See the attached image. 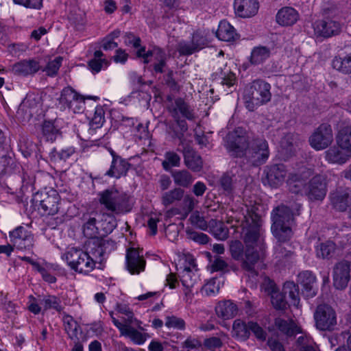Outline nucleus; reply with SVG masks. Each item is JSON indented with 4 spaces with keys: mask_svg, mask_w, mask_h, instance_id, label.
Returning a JSON list of instances; mask_svg holds the SVG:
<instances>
[{
    "mask_svg": "<svg viewBox=\"0 0 351 351\" xmlns=\"http://www.w3.org/2000/svg\"><path fill=\"white\" fill-rule=\"evenodd\" d=\"M225 147L233 157L242 158L251 166H260L269 156L267 141L259 137H252L242 128L229 132L226 137Z\"/></svg>",
    "mask_w": 351,
    "mask_h": 351,
    "instance_id": "1",
    "label": "nucleus"
},
{
    "mask_svg": "<svg viewBox=\"0 0 351 351\" xmlns=\"http://www.w3.org/2000/svg\"><path fill=\"white\" fill-rule=\"evenodd\" d=\"M244 218L241 234L245 245V258L241 267L247 271H253L255 264L265 256L266 246L259 217L252 215Z\"/></svg>",
    "mask_w": 351,
    "mask_h": 351,
    "instance_id": "2",
    "label": "nucleus"
},
{
    "mask_svg": "<svg viewBox=\"0 0 351 351\" xmlns=\"http://www.w3.org/2000/svg\"><path fill=\"white\" fill-rule=\"evenodd\" d=\"M296 213L287 206L276 207L271 213V232L280 242L288 241L292 236L291 227L294 224V216ZM298 215V213H297Z\"/></svg>",
    "mask_w": 351,
    "mask_h": 351,
    "instance_id": "3",
    "label": "nucleus"
},
{
    "mask_svg": "<svg viewBox=\"0 0 351 351\" xmlns=\"http://www.w3.org/2000/svg\"><path fill=\"white\" fill-rule=\"evenodd\" d=\"M270 89V84L263 80L252 81L244 90L245 107L250 111H254L257 107L269 102L271 98Z\"/></svg>",
    "mask_w": 351,
    "mask_h": 351,
    "instance_id": "4",
    "label": "nucleus"
},
{
    "mask_svg": "<svg viewBox=\"0 0 351 351\" xmlns=\"http://www.w3.org/2000/svg\"><path fill=\"white\" fill-rule=\"evenodd\" d=\"M98 201L108 214L119 215L130 210L128 197L115 189H108L98 193Z\"/></svg>",
    "mask_w": 351,
    "mask_h": 351,
    "instance_id": "5",
    "label": "nucleus"
},
{
    "mask_svg": "<svg viewBox=\"0 0 351 351\" xmlns=\"http://www.w3.org/2000/svg\"><path fill=\"white\" fill-rule=\"evenodd\" d=\"M71 269L79 273L88 274L95 268L94 261L90 254L81 249L70 248L62 256Z\"/></svg>",
    "mask_w": 351,
    "mask_h": 351,
    "instance_id": "6",
    "label": "nucleus"
},
{
    "mask_svg": "<svg viewBox=\"0 0 351 351\" xmlns=\"http://www.w3.org/2000/svg\"><path fill=\"white\" fill-rule=\"evenodd\" d=\"M60 200L57 191L49 189L34 194L32 203L35 208L42 209L43 215H53L58 212Z\"/></svg>",
    "mask_w": 351,
    "mask_h": 351,
    "instance_id": "7",
    "label": "nucleus"
},
{
    "mask_svg": "<svg viewBox=\"0 0 351 351\" xmlns=\"http://www.w3.org/2000/svg\"><path fill=\"white\" fill-rule=\"evenodd\" d=\"M314 318L316 327L320 330H332L337 324L335 311L328 304L318 305Z\"/></svg>",
    "mask_w": 351,
    "mask_h": 351,
    "instance_id": "8",
    "label": "nucleus"
},
{
    "mask_svg": "<svg viewBox=\"0 0 351 351\" xmlns=\"http://www.w3.org/2000/svg\"><path fill=\"white\" fill-rule=\"evenodd\" d=\"M332 140V131L330 125L322 123L309 137V143L315 149L322 150L328 147Z\"/></svg>",
    "mask_w": 351,
    "mask_h": 351,
    "instance_id": "9",
    "label": "nucleus"
},
{
    "mask_svg": "<svg viewBox=\"0 0 351 351\" xmlns=\"http://www.w3.org/2000/svg\"><path fill=\"white\" fill-rule=\"evenodd\" d=\"M315 35L317 37L328 38L338 35L341 30L339 21L330 18L318 20L313 24Z\"/></svg>",
    "mask_w": 351,
    "mask_h": 351,
    "instance_id": "10",
    "label": "nucleus"
},
{
    "mask_svg": "<svg viewBox=\"0 0 351 351\" xmlns=\"http://www.w3.org/2000/svg\"><path fill=\"white\" fill-rule=\"evenodd\" d=\"M11 243L18 250H29L34 245V236L23 226H18L9 232Z\"/></svg>",
    "mask_w": 351,
    "mask_h": 351,
    "instance_id": "11",
    "label": "nucleus"
},
{
    "mask_svg": "<svg viewBox=\"0 0 351 351\" xmlns=\"http://www.w3.org/2000/svg\"><path fill=\"white\" fill-rule=\"evenodd\" d=\"M114 242L112 241L104 240L101 237L93 238L88 241L87 243V252L90 254V258L94 261V264L103 261V256L107 253V249L109 246L113 247Z\"/></svg>",
    "mask_w": 351,
    "mask_h": 351,
    "instance_id": "12",
    "label": "nucleus"
},
{
    "mask_svg": "<svg viewBox=\"0 0 351 351\" xmlns=\"http://www.w3.org/2000/svg\"><path fill=\"white\" fill-rule=\"evenodd\" d=\"M333 285L337 289H344L350 279V264L341 261L335 264L332 272Z\"/></svg>",
    "mask_w": 351,
    "mask_h": 351,
    "instance_id": "13",
    "label": "nucleus"
},
{
    "mask_svg": "<svg viewBox=\"0 0 351 351\" xmlns=\"http://www.w3.org/2000/svg\"><path fill=\"white\" fill-rule=\"evenodd\" d=\"M108 151L112 156V162L105 175L117 179L125 176L130 168V163L118 155L112 148H108Z\"/></svg>",
    "mask_w": 351,
    "mask_h": 351,
    "instance_id": "14",
    "label": "nucleus"
},
{
    "mask_svg": "<svg viewBox=\"0 0 351 351\" xmlns=\"http://www.w3.org/2000/svg\"><path fill=\"white\" fill-rule=\"evenodd\" d=\"M327 192L326 182L322 176H314L308 182L305 195L311 201L322 200Z\"/></svg>",
    "mask_w": 351,
    "mask_h": 351,
    "instance_id": "15",
    "label": "nucleus"
},
{
    "mask_svg": "<svg viewBox=\"0 0 351 351\" xmlns=\"http://www.w3.org/2000/svg\"><path fill=\"white\" fill-rule=\"evenodd\" d=\"M265 178L263 183L271 187H278L282 184L287 176V169L282 164H276L267 166L264 170Z\"/></svg>",
    "mask_w": 351,
    "mask_h": 351,
    "instance_id": "16",
    "label": "nucleus"
},
{
    "mask_svg": "<svg viewBox=\"0 0 351 351\" xmlns=\"http://www.w3.org/2000/svg\"><path fill=\"white\" fill-rule=\"evenodd\" d=\"M145 260L143 258V252L131 247L128 249L126 253V267L132 274H138L144 271Z\"/></svg>",
    "mask_w": 351,
    "mask_h": 351,
    "instance_id": "17",
    "label": "nucleus"
},
{
    "mask_svg": "<svg viewBox=\"0 0 351 351\" xmlns=\"http://www.w3.org/2000/svg\"><path fill=\"white\" fill-rule=\"evenodd\" d=\"M168 111L173 118L184 117L188 120L195 119L193 109L182 98H176L169 106Z\"/></svg>",
    "mask_w": 351,
    "mask_h": 351,
    "instance_id": "18",
    "label": "nucleus"
},
{
    "mask_svg": "<svg viewBox=\"0 0 351 351\" xmlns=\"http://www.w3.org/2000/svg\"><path fill=\"white\" fill-rule=\"evenodd\" d=\"M313 174L311 169H308L306 172L301 171L300 173L290 174L287 184L289 190L295 194H305L306 189V180Z\"/></svg>",
    "mask_w": 351,
    "mask_h": 351,
    "instance_id": "19",
    "label": "nucleus"
},
{
    "mask_svg": "<svg viewBox=\"0 0 351 351\" xmlns=\"http://www.w3.org/2000/svg\"><path fill=\"white\" fill-rule=\"evenodd\" d=\"M42 69L40 62L36 59H25L21 60L12 66V72L17 75H34Z\"/></svg>",
    "mask_w": 351,
    "mask_h": 351,
    "instance_id": "20",
    "label": "nucleus"
},
{
    "mask_svg": "<svg viewBox=\"0 0 351 351\" xmlns=\"http://www.w3.org/2000/svg\"><path fill=\"white\" fill-rule=\"evenodd\" d=\"M233 6L237 16L250 18L257 14L259 3L257 0H234Z\"/></svg>",
    "mask_w": 351,
    "mask_h": 351,
    "instance_id": "21",
    "label": "nucleus"
},
{
    "mask_svg": "<svg viewBox=\"0 0 351 351\" xmlns=\"http://www.w3.org/2000/svg\"><path fill=\"white\" fill-rule=\"evenodd\" d=\"M325 160L330 164L343 165L351 158V152L345 147L337 145L330 147L324 152Z\"/></svg>",
    "mask_w": 351,
    "mask_h": 351,
    "instance_id": "22",
    "label": "nucleus"
},
{
    "mask_svg": "<svg viewBox=\"0 0 351 351\" xmlns=\"http://www.w3.org/2000/svg\"><path fill=\"white\" fill-rule=\"evenodd\" d=\"M298 283L302 287V293L306 298L316 295V278L311 271H304L298 276Z\"/></svg>",
    "mask_w": 351,
    "mask_h": 351,
    "instance_id": "23",
    "label": "nucleus"
},
{
    "mask_svg": "<svg viewBox=\"0 0 351 351\" xmlns=\"http://www.w3.org/2000/svg\"><path fill=\"white\" fill-rule=\"evenodd\" d=\"M104 114V110L101 106L95 107V113L90 121V128L88 130V133L91 135L90 138L93 141H96L100 139L104 135V132H100L98 136H95L97 130H101L105 121Z\"/></svg>",
    "mask_w": 351,
    "mask_h": 351,
    "instance_id": "24",
    "label": "nucleus"
},
{
    "mask_svg": "<svg viewBox=\"0 0 351 351\" xmlns=\"http://www.w3.org/2000/svg\"><path fill=\"white\" fill-rule=\"evenodd\" d=\"M184 165L187 168L194 172H199L202 169L203 161L202 157L191 147H184L183 150Z\"/></svg>",
    "mask_w": 351,
    "mask_h": 351,
    "instance_id": "25",
    "label": "nucleus"
},
{
    "mask_svg": "<svg viewBox=\"0 0 351 351\" xmlns=\"http://www.w3.org/2000/svg\"><path fill=\"white\" fill-rule=\"evenodd\" d=\"M299 136L294 133L286 134L280 141L281 154L285 159L292 156L298 147Z\"/></svg>",
    "mask_w": 351,
    "mask_h": 351,
    "instance_id": "26",
    "label": "nucleus"
},
{
    "mask_svg": "<svg viewBox=\"0 0 351 351\" xmlns=\"http://www.w3.org/2000/svg\"><path fill=\"white\" fill-rule=\"evenodd\" d=\"M274 326L287 338L293 337L302 332L300 327L291 319L285 320L280 317L276 318Z\"/></svg>",
    "mask_w": 351,
    "mask_h": 351,
    "instance_id": "27",
    "label": "nucleus"
},
{
    "mask_svg": "<svg viewBox=\"0 0 351 351\" xmlns=\"http://www.w3.org/2000/svg\"><path fill=\"white\" fill-rule=\"evenodd\" d=\"M298 12L291 7H283L280 9L276 15V21L281 26H291L298 20Z\"/></svg>",
    "mask_w": 351,
    "mask_h": 351,
    "instance_id": "28",
    "label": "nucleus"
},
{
    "mask_svg": "<svg viewBox=\"0 0 351 351\" xmlns=\"http://www.w3.org/2000/svg\"><path fill=\"white\" fill-rule=\"evenodd\" d=\"M101 214L94 213L88 215L87 217H84L86 223L83 226V232L86 237L91 239L99 238L100 232L98 227V217H100Z\"/></svg>",
    "mask_w": 351,
    "mask_h": 351,
    "instance_id": "29",
    "label": "nucleus"
},
{
    "mask_svg": "<svg viewBox=\"0 0 351 351\" xmlns=\"http://www.w3.org/2000/svg\"><path fill=\"white\" fill-rule=\"evenodd\" d=\"M331 204L336 210L343 212L351 207V198L348 192L339 191L330 195Z\"/></svg>",
    "mask_w": 351,
    "mask_h": 351,
    "instance_id": "30",
    "label": "nucleus"
},
{
    "mask_svg": "<svg viewBox=\"0 0 351 351\" xmlns=\"http://www.w3.org/2000/svg\"><path fill=\"white\" fill-rule=\"evenodd\" d=\"M98 219H101L98 222L101 238L111 233L117 226V221L114 215L104 213Z\"/></svg>",
    "mask_w": 351,
    "mask_h": 351,
    "instance_id": "31",
    "label": "nucleus"
},
{
    "mask_svg": "<svg viewBox=\"0 0 351 351\" xmlns=\"http://www.w3.org/2000/svg\"><path fill=\"white\" fill-rule=\"evenodd\" d=\"M215 311L218 317L227 319L237 315L238 308L232 301L226 300L218 303L215 307Z\"/></svg>",
    "mask_w": 351,
    "mask_h": 351,
    "instance_id": "32",
    "label": "nucleus"
},
{
    "mask_svg": "<svg viewBox=\"0 0 351 351\" xmlns=\"http://www.w3.org/2000/svg\"><path fill=\"white\" fill-rule=\"evenodd\" d=\"M232 337L239 341H245L249 339L250 336V322H245L237 319L234 320L232 325Z\"/></svg>",
    "mask_w": 351,
    "mask_h": 351,
    "instance_id": "33",
    "label": "nucleus"
},
{
    "mask_svg": "<svg viewBox=\"0 0 351 351\" xmlns=\"http://www.w3.org/2000/svg\"><path fill=\"white\" fill-rule=\"evenodd\" d=\"M216 35L219 40L226 42L233 41L237 37L235 29L226 21L219 23Z\"/></svg>",
    "mask_w": 351,
    "mask_h": 351,
    "instance_id": "34",
    "label": "nucleus"
},
{
    "mask_svg": "<svg viewBox=\"0 0 351 351\" xmlns=\"http://www.w3.org/2000/svg\"><path fill=\"white\" fill-rule=\"evenodd\" d=\"M171 176L175 184L183 188H189L194 181V177L186 169L173 171Z\"/></svg>",
    "mask_w": 351,
    "mask_h": 351,
    "instance_id": "35",
    "label": "nucleus"
},
{
    "mask_svg": "<svg viewBox=\"0 0 351 351\" xmlns=\"http://www.w3.org/2000/svg\"><path fill=\"white\" fill-rule=\"evenodd\" d=\"M197 281V277L195 273L192 271L190 267H184V269L181 275V282L184 289V294L186 298H191V288Z\"/></svg>",
    "mask_w": 351,
    "mask_h": 351,
    "instance_id": "36",
    "label": "nucleus"
},
{
    "mask_svg": "<svg viewBox=\"0 0 351 351\" xmlns=\"http://www.w3.org/2000/svg\"><path fill=\"white\" fill-rule=\"evenodd\" d=\"M332 66L344 74L351 73V53L335 56L332 61Z\"/></svg>",
    "mask_w": 351,
    "mask_h": 351,
    "instance_id": "37",
    "label": "nucleus"
},
{
    "mask_svg": "<svg viewBox=\"0 0 351 351\" xmlns=\"http://www.w3.org/2000/svg\"><path fill=\"white\" fill-rule=\"evenodd\" d=\"M208 228L210 233L218 240L224 241L228 237V228L221 221L217 219L210 220Z\"/></svg>",
    "mask_w": 351,
    "mask_h": 351,
    "instance_id": "38",
    "label": "nucleus"
},
{
    "mask_svg": "<svg viewBox=\"0 0 351 351\" xmlns=\"http://www.w3.org/2000/svg\"><path fill=\"white\" fill-rule=\"evenodd\" d=\"M152 54V58L155 60L153 64L154 72L156 73H162L167 66V55L165 52L159 47H154Z\"/></svg>",
    "mask_w": 351,
    "mask_h": 351,
    "instance_id": "39",
    "label": "nucleus"
},
{
    "mask_svg": "<svg viewBox=\"0 0 351 351\" xmlns=\"http://www.w3.org/2000/svg\"><path fill=\"white\" fill-rule=\"evenodd\" d=\"M283 293L285 297L287 295L289 298V302L291 305L295 306H298L300 303V298H299V289L297 285H295L293 282H286L282 287V291L281 292Z\"/></svg>",
    "mask_w": 351,
    "mask_h": 351,
    "instance_id": "40",
    "label": "nucleus"
},
{
    "mask_svg": "<svg viewBox=\"0 0 351 351\" xmlns=\"http://www.w3.org/2000/svg\"><path fill=\"white\" fill-rule=\"evenodd\" d=\"M337 144L351 152V125L342 126L336 136Z\"/></svg>",
    "mask_w": 351,
    "mask_h": 351,
    "instance_id": "41",
    "label": "nucleus"
},
{
    "mask_svg": "<svg viewBox=\"0 0 351 351\" xmlns=\"http://www.w3.org/2000/svg\"><path fill=\"white\" fill-rule=\"evenodd\" d=\"M270 49L267 47L259 46L254 47L252 52L250 61L252 64L258 65L263 63L270 56Z\"/></svg>",
    "mask_w": 351,
    "mask_h": 351,
    "instance_id": "42",
    "label": "nucleus"
},
{
    "mask_svg": "<svg viewBox=\"0 0 351 351\" xmlns=\"http://www.w3.org/2000/svg\"><path fill=\"white\" fill-rule=\"evenodd\" d=\"M42 134L47 141L53 142L61 135L60 130L52 121H45L42 125Z\"/></svg>",
    "mask_w": 351,
    "mask_h": 351,
    "instance_id": "43",
    "label": "nucleus"
},
{
    "mask_svg": "<svg viewBox=\"0 0 351 351\" xmlns=\"http://www.w3.org/2000/svg\"><path fill=\"white\" fill-rule=\"evenodd\" d=\"M78 95L79 93L70 86L63 88L58 99L60 108L62 110L67 108Z\"/></svg>",
    "mask_w": 351,
    "mask_h": 351,
    "instance_id": "44",
    "label": "nucleus"
},
{
    "mask_svg": "<svg viewBox=\"0 0 351 351\" xmlns=\"http://www.w3.org/2000/svg\"><path fill=\"white\" fill-rule=\"evenodd\" d=\"M40 303L43 306L45 311L53 309L60 313L63 310L60 298L55 295H45L40 300Z\"/></svg>",
    "mask_w": 351,
    "mask_h": 351,
    "instance_id": "45",
    "label": "nucleus"
},
{
    "mask_svg": "<svg viewBox=\"0 0 351 351\" xmlns=\"http://www.w3.org/2000/svg\"><path fill=\"white\" fill-rule=\"evenodd\" d=\"M165 159L162 162V167L165 171H169L172 167H178L180 165V156L173 151L165 154Z\"/></svg>",
    "mask_w": 351,
    "mask_h": 351,
    "instance_id": "46",
    "label": "nucleus"
},
{
    "mask_svg": "<svg viewBox=\"0 0 351 351\" xmlns=\"http://www.w3.org/2000/svg\"><path fill=\"white\" fill-rule=\"evenodd\" d=\"M75 152V149L73 147H68L60 150L54 148L50 152L49 157L51 160L53 162L66 161Z\"/></svg>",
    "mask_w": 351,
    "mask_h": 351,
    "instance_id": "47",
    "label": "nucleus"
},
{
    "mask_svg": "<svg viewBox=\"0 0 351 351\" xmlns=\"http://www.w3.org/2000/svg\"><path fill=\"white\" fill-rule=\"evenodd\" d=\"M64 330L69 337L73 341H78L77 329L79 325L70 315H66L63 318Z\"/></svg>",
    "mask_w": 351,
    "mask_h": 351,
    "instance_id": "48",
    "label": "nucleus"
},
{
    "mask_svg": "<svg viewBox=\"0 0 351 351\" xmlns=\"http://www.w3.org/2000/svg\"><path fill=\"white\" fill-rule=\"evenodd\" d=\"M184 195V191L180 188H176L169 191L165 192L162 196V203L165 206L180 200Z\"/></svg>",
    "mask_w": 351,
    "mask_h": 351,
    "instance_id": "49",
    "label": "nucleus"
},
{
    "mask_svg": "<svg viewBox=\"0 0 351 351\" xmlns=\"http://www.w3.org/2000/svg\"><path fill=\"white\" fill-rule=\"evenodd\" d=\"M93 99V100H97L99 99V97L97 96H87L84 97L81 95H78L77 97H76V99H75L72 103L69 105V106L67 108L69 110L73 112V113H82L84 112L85 109V99Z\"/></svg>",
    "mask_w": 351,
    "mask_h": 351,
    "instance_id": "50",
    "label": "nucleus"
},
{
    "mask_svg": "<svg viewBox=\"0 0 351 351\" xmlns=\"http://www.w3.org/2000/svg\"><path fill=\"white\" fill-rule=\"evenodd\" d=\"M219 80L222 86H226L228 88L233 86L237 82V77L230 69H228L226 65L224 69H221L219 75Z\"/></svg>",
    "mask_w": 351,
    "mask_h": 351,
    "instance_id": "51",
    "label": "nucleus"
},
{
    "mask_svg": "<svg viewBox=\"0 0 351 351\" xmlns=\"http://www.w3.org/2000/svg\"><path fill=\"white\" fill-rule=\"evenodd\" d=\"M230 252L232 258L235 261H241V263L245 258L244 247L240 241L234 240L230 242Z\"/></svg>",
    "mask_w": 351,
    "mask_h": 351,
    "instance_id": "52",
    "label": "nucleus"
},
{
    "mask_svg": "<svg viewBox=\"0 0 351 351\" xmlns=\"http://www.w3.org/2000/svg\"><path fill=\"white\" fill-rule=\"evenodd\" d=\"M121 335L130 337L134 343L138 345L143 344L146 340L145 334L129 326L122 332Z\"/></svg>",
    "mask_w": 351,
    "mask_h": 351,
    "instance_id": "53",
    "label": "nucleus"
},
{
    "mask_svg": "<svg viewBox=\"0 0 351 351\" xmlns=\"http://www.w3.org/2000/svg\"><path fill=\"white\" fill-rule=\"evenodd\" d=\"M335 250V245L331 241L322 243L316 247L317 256L319 258H329Z\"/></svg>",
    "mask_w": 351,
    "mask_h": 351,
    "instance_id": "54",
    "label": "nucleus"
},
{
    "mask_svg": "<svg viewBox=\"0 0 351 351\" xmlns=\"http://www.w3.org/2000/svg\"><path fill=\"white\" fill-rule=\"evenodd\" d=\"M296 346L299 351H317L315 343L307 335L300 336L296 341Z\"/></svg>",
    "mask_w": 351,
    "mask_h": 351,
    "instance_id": "55",
    "label": "nucleus"
},
{
    "mask_svg": "<svg viewBox=\"0 0 351 351\" xmlns=\"http://www.w3.org/2000/svg\"><path fill=\"white\" fill-rule=\"evenodd\" d=\"M62 61V57H56L54 60L49 61L45 68L42 67L41 70L45 71L48 76L54 77L58 74Z\"/></svg>",
    "mask_w": 351,
    "mask_h": 351,
    "instance_id": "56",
    "label": "nucleus"
},
{
    "mask_svg": "<svg viewBox=\"0 0 351 351\" xmlns=\"http://www.w3.org/2000/svg\"><path fill=\"white\" fill-rule=\"evenodd\" d=\"M191 41L197 50L199 51L208 43L207 34L204 31L197 30L193 33Z\"/></svg>",
    "mask_w": 351,
    "mask_h": 351,
    "instance_id": "57",
    "label": "nucleus"
},
{
    "mask_svg": "<svg viewBox=\"0 0 351 351\" xmlns=\"http://www.w3.org/2000/svg\"><path fill=\"white\" fill-rule=\"evenodd\" d=\"M271 303L277 310H285L287 308L288 302L281 292L278 291L271 294Z\"/></svg>",
    "mask_w": 351,
    "mask_h": 351,
    "instance_id": "58",
    "label": "nucleus"
},
{
    "mask_svg": "<svg viewBox=\"0 0 351 351\" xmlns=\"http://www.w3.org/2000/svg\"><path fill=\"white\" fill-rule=\"evenodd\" d=\"M211 271H221L222 274L230 272L229 264L222 257L215 256L212 265Z\"/></svg>",
    "mask_w": 351,
    "mask_h": 351,
    "instance_id": "59",
    "label": "nucleus"
},
{
    "mask_svg": "<svg viewBox=\"0 0 351 351\" xmlns=\"http://www.w3.org/2000/svg\"><path fill=\"white\" fill-rule=\"evenodd\" d=\"M189 220L193 226H196L202 230H206L209 226V222L205 220L199 211L193 212L190 216Z\"/></svg>",
    "mask_w": 351,
    "mask_h": 351,
    "instance_id": "60",
    "label": "nucleus"
},
{
    "mask_svg": "<svg viewBox=\"0 0 351 351\" xmlns=\"http://www.w3.org/2000/svg\"><path fill=\"white\" fill-rule=\"evenodd\" d=\"M187 238L199 244H206L209 241V237L207 234L203 232H198L193 230H186Z\"/></svg>",
    "mask_w": 351,
    "mask_h": 351,
    "instance_id": "61",
    "label": "nucleus"
},
{
    "mask_svg": "<svg viewBox=\"0 0 351 351\" xmlns=\"http://www.w3.org/2000/svg\"><path fill=\"white\" fill-rule=\"evenodd\" d=\"M165 326L169 328H173L177 330H184L185 328V322L180 317L174 315L166 317Z\"/></svg>",
    "mask_w": 351,
    "mask_h": 351,
    "instance_id": "62",
    "label": "nucleus"
},
{
    "mask_svg": "<svg viewBox=\"0 0 351 351\" xmlns=\"http://www.w3.org/2000/svg\"><path fill=\"white\" fill-rule=\"evenodd\" d=\"M177 50L180 55L189 56L197 51L193 43H188L186 41H181L178 43Z\"/></svg>",
    "mask_w": 351,
    "mask_h": 351,
    "instance_id": "63",
    "label": "nucleus"
},
{
    "mask_svg": "<svg viewBox=\"0 0 351 351\" xmlns=\"http://www.w3.org/2000/svg\"><path fill=\"white\" fill-rule=\"evenodd\" d=\"M250 333L252 332L254 336L261 341H265L267 337V332L256 322H250Z\"/></svg>",
    "mask_w": 351,
    "mask_h": 351,
    "instance_id": "64",
    "label": "nucleus"
}]
</instances>
